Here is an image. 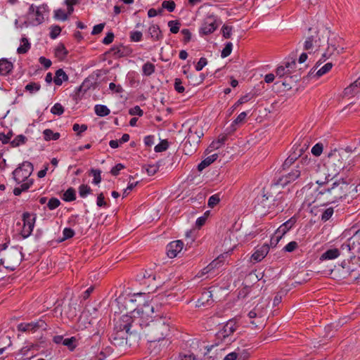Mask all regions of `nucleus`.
Returning a JSON list of instances; mask_svg holds the SVG:
<instances>
[{"label": "nucleus", "mask_w": 360, "mask_h": 360, "mask_svg": "<svg viewBox=\"0 0 360 360\" xmlns=\"http://www.w3.org/2000/svg\"><path fill=\"white\" fill-rule=\"evenodd\" d=\"M354 167V162L350 155L345 150L335 149L331 151L326 160L325 169L328 171L324 177H327V183L334 176L339 174L341 170L349 172Z\"/></svg>", "instance_id": "nucleus-1"}, {"label": "nucleus", "mask_w": 360, "mask_h": 360, "mask_svg": "<svg viewBox=\"0 0 360 360\" xmlns=\"http://www.w3.org/2000/svg\"><path fill=\"white\" fill-rule=\"evenodd\" d=\"M297 165L300 171V181H305L310 179L319 185L327 183V177H324L326 175L325 168L317 164L316 160L302 158Z\"/></svg>", "instance_id": "nucleus-2"}, {"label": "nucleus", "mask_w": 360, "mask_h": 360, "mask_svg": "<svg viewBox=\"0 0 360 360\" xmlns=\"http://www.w3.org/2000/svg\"><path fill=\"white\" fill-rule=\"evenodd\" d=\"M276 75L280 78H283L282 85L287 89H290L292 84L297 83L301 77L300 69H297L296 58H285L276 68Z\"/></svg>", "instance_id": "nucleus-3"}, {"label": "nucleus", "mask_w": 360, "mask_h": 360, "mask_svg": "<svg viewBox=\"0 0 360 360\" xmlns=\"http://www.w3.org/2000/svg\"><path fill=\"white\" fill-rule=\"evenodd\" d=\"M133 318L127 314L120 317L115 325L110 340L115 346H122L127 343V335L133 333L130 330L133 326Z\"/></svg>", "instance_id": "nucleus-4"}, {"label": "nucleus", "mask_w": 360, "mask_h": 360, "mask_svg": "<svg viewBox=\"0 0 360 360\" xmlns=\"http://www.w3.org/2000/svg\"><path fill=\"white\" fill-rule=\"evenodd\" d=\"M146 326H148L146 334L150 336L151 342L163 340L169 332V319L166 316H160L151 319L150 323H146Z\"/></svg>", "instance_id": "nucleus-5"}, {"label": "nucleus", "mask_w": 360, "mask_h": 360, "mask_svg": "<svg viewBox=\"0 0 360 360\" xmlns=\"http://www.w3.org/2000/svg\"><path fill=\"white\" fill-rule=\"evenodd\" d=\"M340 250L343 254H349L350 259H360V229L341 245Z\"/></svg>", "instance_id": "nucleus-6"}, {"label": "nucleus", "mask_w": 360, "mask_h": 360, "mask_svg": "<svg viewBox=\"0 0 360 360\" xmlns=\"http://www.w3.org/2000/svg\"><path fill=\"white\" fill-rule=\"evenodd\" d=\"M283 198V195L280 191L274 196L272 192H269L266 188H264L261 202L264 207L267 206L269 209L276 208L277 212H282L286 206Z\"/></svg>", "instance_id": "nucleus-7"}, {"label": "nucleus", "mask_w": 360, "mask_h": 360, "mask_svg": "<svg viewBox=\"0 0 360 360\" xmlns=\"http://www.w3.org/2000/svg\"><path fill=\"white\" fill-rule=\"evenodd\" d=\"M266 304L259 303L257 304L253 309H252L248 314L250 319V323L252 325L254 328L260 329L263 327L264 317L266 311Z\"/></svg>", "instance_id": "nucleus-8"}, {"label": "nucleus", "mask_w": 360, "mask_h": 360, "mask_svg": "<svg viewBox=\"0 0 360 360\" xmlns=\"http://www.w3.org/2000/svg\"><path fill=\"white\" fill-rule=\"evenodd\" d=\"M335 201L346 197L349 192L350 186L349 184L343 179L338 180L333 183L328 187Z\"/></svg>", "instance_id": "nucleus-9"}, {"label": "nucleus", "mask_w": 360, "mask_h": 360, "mask_svg": "<svg viewBox=\"0 0 360 360\" xmlns=\"http://www.w3.org/2000/svg\"><path fill=\"white\" fill-rule=\"evenodd\" d=\"M33 169L32 164L28 161H25L13 172V179L18 184L28 179Z\"/></svg>", "instance_id": "nucleus-10"}, {"label": "nucleus", "mask_w": 360, "mask_h": 360, "mask_svg": "<svg viewBox=\"0 0 360 360\" xmlns=\"http://www.w3.org/2000/svg\"><path fill=\"white\" fill-rule=\"evenodd\" d=\"M22 219L23 226L20 234L23 238H27L33 231L36 221V214L25 212L22 214Z\"/></svg>", "instance_id": "nucleus-11"}, {"label": "nucleus", "mask_w": 360, "mask_h": 360, "mask_svg": "<svg viewBox=\"0 0 360 360\" xmlns=\"http://www.w3.org/2000/svg\"><path fill=\"white\" fill-rule=\"evenodd\" d=\"M203 136L202 129L200 126L193 125L190 127L188 134L186 136V141L184 145V150L186 148L188 145L190 146L193 143L195 147L200 142V138ZM195 150V148H194Z\"/></svg>", "instance_id": "nucleus-12"}, {"label": "nucleus", "mask_w": 360, "mask_h": 360, "mask_svg": "<svg viewBox=\"0 0 360 360\" xmlns=\"http://www.w3.org/2000/svg\"><path fill=\"white\" fill-rule=\"evenodd\" d=\"M49 7L46 4H42L36 8V11L29 22L25 21L26 26L30 25L37 26L41 24L45 19V17L49 13Z\"/></svg>", "instance_id": "nucleus-13"}, {"label": "nucleus", "mask_w": 360, "mask_h": 360, "mask_svg": "<svg viewBox=\"0 0 360 360\" xmlns=\"http://www.w3.org/2000/svg\"><path fill=\"white\" fill-rule=\"evenodd\" d=\"M154 307L150 304H144L143 307L141 309V314L142 316L139 318L133 319V326H131V328H133L132 333H136L137 332V326H139V327L141 329H145L144 332L148 329V326H146V323H150V321H145L143 320V315L148 314L150 311L153 312Z\"/></svg>", "instance_id": "nucleus-14"}, {"label": "nucleus", "mask_w": 360, "mask_h": 360, "mask_svg": "<svg viewBox=\"0 0 360 360\" xmlns=\"http://www.w3.org/2000/svg\"><path fill=\"white\" fill-rule=\"evenodd\" d=\"M219 20L214 15L207 16L200 28L199 32L201 35H207L214 32L219 25Z\"/></svg>", "instance_id": "nucleus-15"}, {"label": "nucleus", "mask_w": 360, "mask_h": 360, "mask_svg": "<svg viewBox=\"0 0 360 360\" xmlns=\"http://www.w3.org/2000/svg\"><path fill=\"white\" fill-rule=\"evenodd\" d=\"M307 200L309 201V204L316 202L318 205H325L336 202L328 188L318 190L316 193L315 199L312 201H310L309 199Z\"/></svg>", "instance_id": "nucleus-16"}, {"label": "nucleus", "mask_w": 360, "mask_h": 360, "mask_svg": "<svg viewBox=\"0 0 360 360\" xmlns=\"http://www.w3.org/2000/svg\"><path fill=\"white\" fill-rule=\"evenodd\" d=\"M300 171H299L297 168V165H296L295 168L292 169L289 173L287 174L279 177L276 181L274 184H271V189L274 188L278 186H281L284 187L288 184H290L296 179H300Z\"/></svg>", "instance_id": "nucleus-17"}, {"label": "nucleus", "mask_w": 360, "mask_h": 360, "mask_svg": "<svg viewBox=\"0 0 360 360\" xmlns=\"http://www.w3.org/2000/svg\"><path fill=\"white\" fill-rule=\"evenodd\" d=\"M19 264V253L16 250L8 252L7 255L0 259V264L5 268L14 271Z\"/></svg>", "instance_id": "nucleus-18"}, {"label": "nucleus", "mask_w": 360, "mask_h": 360, "mask_svg": "<svg viewBox=\"0 0 360 360\" xmlns=\"http://www.w3.org/2000/svg\"><path fill=\"white\" fill-rule=\"evenodd\" d=\"M321 32V39L324 41V44L327 45H335L336 44H343L344 39L339 37L337 34L331 32L328 28H323L319 31Z\"/></svg>", "instance_id": "nucleus-19"}, {"label": "nucleus", "mask_w": 360, "mask_h": 360, "mask_svg": "<svg viewBox=\"0 0 360 360\" xmlns=\"http://www.w3.org/2000/svg\"><path fill=\"white\" fill-rule=\"evenodd\" d=\"M184 243L180 240H174L167 245V255L169 258H174L182 250Z\"/></svg>", "instance_id": "nucleus-20"}, {"label": "nucleus", "mask_w": 360, "mask_h": 360, "mask_svg": "<svg viewBox=\"0 0 360 360\" xmlns=\"http://www.w3.org/2000/svg\"><path fill=\"white\" fill-rule=\"evenodd\" d=\"M132 52L129 46H112V48L106 53L115 58H119L129 56Z\"/></svg>", "instance_id": "nucleus-21"}, {"label": "nucleus", "mask_w": 360, "mask_h": 360, "mask_svg": "<svg viewBox=\"0 0 360 360\" xmlns=\"http://www.w3.org/2000/svg\"><path fill=\"white\" fill-rule=\"evenodd\" d=\"M44 322L41 320H39L36 322L21 323L18 325V329L19 331L21 332H34L39 328L44 327Z\"/></svg>", "instance_id": "nucleus-22"}, {"label": "nucleus", "mask_w": 360, "mask_h": 360, "mask_svg": "<svg viewBox=\"0 0 360 360\" xmlns=\"http://www.w3.org/2000/svg\"><path fill=\"white\" fill-rule=\"evenodd\" d=\"M269 251V246L266 244L263 245L252 255V261H254L255 262H259L262 261L266 256Z\"/></svg>", "instance_id": "nucleus-23"}, {"label": "nucleus", "mask_w": 360, "mask_h": 360, "mask_svg": "<svg viewBox=\"0 0 360 360\" xmlns=\"http://www.w3.org/2000/svg\"><path fill=\"white\" fill-rule=\"evenodd\" d=\"M213 302L212 294L210 291L205 290L197 301V306H208Z\"/></svg>", "instance_id": "nucleus-24"}, {"label": "nucleus", "mask_w": 360, "mask_h": 360, "mask_svg": "<svg viewBox=\"0 0 360 360\" xmlns=\"http://www.w3.org/2000/svg\"><path fill=\"white\" fill-rule=\"evenodd\" d=\"M13 68V63L6 58L0 59V75H7L11 72Z\"/></svg>", "instance_id": "nucleus-25"}, {"label": "nucleus", "mask_w": 360, "mask_h": 360, "mask_svg": "<svg viewBox=\"0 0 360 360\" xmlns=\"http://www.w3.org/2000/svg\"><path fill=\"white\" fill-rule=\"evenodd\" d=\"M340 255V252L337 248L329 249L323 253L320 257V260H329L337 258Z\"/></svg>", "instance_id": "nucleus-26"}, {"label": "nucleus", "mask_w": 360, "mask_h": 360, "mask_svg": "<svg viewBox=\"0 0 360 360\" xmlns=\"http://www.w3.org/2000/svg\"><path fill=\"white\" fill-rule=\"evenodd\" d=\"M68 79V76L63 71V69H58L56 72V75L53 79V82L56 85L60 86L63 82L67 81Z\"/></svg>", "instance_id": "nucleus-27"}, {"label": "nucleus", "mask_w": 360, "mask_h": 360, "mask_svg": "<svg viewBox=\"0 0 360 360\" xmlns=\"http://www.w3.org/2000/svg\"><path fill=\"white\" fill-rule=\"evenodd\" d=\"M302 150L303 149L301 148L299 150L298 153L294 151L292 153H291L283 162V169H285V168L289 167L292 163H294L298 157L301 155Z\"/></svg>", "instance_id": "nucleus-28"}, {"label": "nucleus", "mask_w": 360, "mask_h": 360, "mask_svg": "<svg viewBox=\"0 0 360 360\" xmlns=\"http://www.w3.org/2000/svg\"><path fill=\"white\" fill-rule=\"evenodd\" d=\"M295 221L292 219H289L281 224L276 230L278 233L283 236L295 224Z\"/></svg>", "instance_id": "nucleus-29"}, {"label": "nucleus", "mask_w": 360, "mask_h": 360, "mask_svg": "<svg viewBox=\"0 0 360 360\" xmlns=\"http://www.w3.org/2000/svg\"><path fill=\"white\" fill-rule=\"evenodd\" d=\"M217 158L218 155L217 153H214L210 156L207 157L198 165V169L199 171L203 170L205 168H206L212 162H214L217 159Z\"/></svg>", "instance_id": "nucleus-30"}, {"label": "nucleus", "mask_w": 360, "mask_h": 360, "mask_svg": "<svg viewBox=\"0 0 360 360\" xmlns=\"http://www.w3.org/2000/svg\"><path fill=\"white\" fill-rule=\"evenodd\" d=\"M237 328V326L235 321H229L224 326V335L229 336L233 334Z\"/></svg>", "instance_id": "nucleus-31"}, {"label": "nucleus", "mask_w": 360, "mask_h": 360, "mask_svg": "<svg viewBox=\"0 0 360 360\" xmlns=\"http://www.w3.org/2000/svg\"><path fill=\"white\" fill-rule=\"evenodd\" d=\"M77 340L76 336L71 337L70 338H65L63 340V345L66 346L70 351H74L77 346Z\"/></svg>", "instance_id": "nucleus-32"}, {"label": "nucleus", "mask_w": 360, "mask_h": 360, "mask_svg": "<svg viewBox=\"0 0 360 360\" xmlns=\"http://www.w3.org/2000/svg\"><path fill=\"white\" fill-rule=\"evenodd\" d=\"M43 135H44V140L46 141H51V140H54V141H56L58 140L60 136V133L58 132H53L51 129H45L44 131H43Z\"/></svg>", "instance_id": "nucleus-33"}, {"label": "nucleus", "mask_w": 360, "mask_h": 360, "mask_svg": "<svg viewBox=\"0 0 360 360\" xmlns=\"http://www.w3.org/2000/svg\"><path fill=\"white\" fill-rule=\"evenodd\" d=\"M95 113L99 117H105L110 114V110L106 105H96L94 107Z\"/></svg>", "instance_id": "nucleus-34"}, {"label": "nucleus", "mask_w": 360, "mask_h": 360, "mask_svg": "<svg viewBox=\"0 0 360 360\" xmlns=\"http://www.w3.org/2000/svg\"><path fill=\"white\" fill-rule=\"evenodd\" d=\"M324 44V41H322L321 37L318 35H309L307 37L304 45H313V44Z\"/></svg>", "instance_id": "nucleus-35"}, {"label": "nucleus", "mask_w": 360, "mask_h": 360, "mask_svg": "<svg viewBox=\"0 0 360 360\" xmlns=\"http://www.w3.org/2000/svg\"><path fill=\"white\" fill-rule=\"evenodd\" d=\"M222 260L220 259V257H217V259L212 261L207 266L203 269L202 274H207L213 269L218 268Z\"/></svg>", "instance_id": "nucleus-36"}, {"label": "nucleus", "mask_w": 360, "mask_h": 360, "mask_svg": "<svg viewBox=\"0 0 360 360\" xmlns=\"http://www.w3.org/2000/svg\"><path fill=\"white\" fill-rule=\"evenodd\" d=\"M76 199L75 190L73 188H68L63 194V200L71 202Z\"/></svg>", "instance_id": "nucleus-37"}, {"label": "nucleus", "mask_w": 360, "mask_h": 360, "mask_svg": "<svg viewBox=\"0 0 360 360\" xmlns=\"http://www.w3.org/2000/svg\"><path fill=\"white\" fill-rule=\"evenodd\" d=\"M27 139L25 136L20 134L18 135L13 141L10 142L12 147H18L20 145L25 144Z\"/></svg>", "instance_id": "nucleus-38"}, {"label": "nucleus", "mask_w": 360, "mask_h": 360, "mask_svg": "<svg viewBox=\"0 0 360 360\" xmlns=\"http://www.w3.org/2000/svg\"><path fill=\"white\" fill-rule=\"evenodd\" d=\"M155 65L150 63L147 62L142 67L143 74L146 76H150L155 72Z\"/></svg>", "instance_id": "nucleus-39"}, {"label": "nucleus", "mask_w": 360, "mask_h": 360, "mask_svg": "<svg viewBox=\"0 0 360 360\" xmlns=\"http://www.w3.org/2000/svg\"><path fill=\"white\" fill-rule=\"evenodd\" d=\"M68 51L65 46H57L55 49V55L59 60H64L68 55Z\"/></svg>", "instance_id": "nucleus-40"}, {"label": "nucleus", "mask_w": 360, "mask_h": 360, "mask_svg": "<svg viewBox=\"0 0 360 360\" xmlns=\"http://www.w3.org/2000/svg\"><path fill=\"white\" fill-rule=\"evenodd\" d=\"M148 32L151 37V38L154 39H158L161 36V32L160 30V28L158 25H151L149 27Z\"/></svg>", "instance_id": "nucleus-41"}, {"label": "nucleus", "mask_w": 360, "mask_h": 360, "mask_svg": "<svg viewBox=\"0 0 360 360\" xmlns=\"http://www.w3.org/2000/svg\"><path fill=\"white\" fill-rule=\"evenodd\" d=\"M236 354L237 355V360H246L250 357V352L248 349H237L235 351Z\"/></svg>", "instance_id": "nucleus-42"}, {"label": "nucleus", "mask_w": 360, "mask_h": 360, "mask_svg": "<svg viewBox=\"0 0 360 360\" xmlns=\"http://www.w3.org/2000/svg\"><path fill=\"white\" fill-rule=\"evenodd\" d=\"M91 192V189L90 186L86 184H82L79 187V194L82 198H86Z\"/></svg>", "instance_id": "nucleus-43"}, {"label": "nucleus", "mask_w": 360, "mask_h": 360, "mask_svg": "<svg viewBox=\"0 0 360 360\" xmlns=\"http://www.w3.org/2000/svg\"><path fill=\"white\" fill-rule=\"evenodd\" d=\"M349 278L356 281L360 278V266L354 269H348Z\"/></svg>", "instance_id": "nucleus-44"}, {"label": "nucleus", "mask_w": 360, "mask_h": 360, "mask_svg": "<svg viewBox=\"0 0 360 360\" xmlns=\"http://www.w3.org/2000/svg\"><path fill=\"white\" fill-rule=\"evenodd\" d=\"M40 87L41 86L39 84L36 82H30L25 86V89L30 94H34L38 91L40 89Z\"/></svg>", "instance_id": "nucleus-45"}, {"label": "nucleus", "mask_w": 360, "mask_h": 360, "mask_svg": "<svg viewBox=\"0 0 360 360\" xmlns=\"http://www.w3.org/2000/svg\"><path fill=\"white\" fill-rule=\"evenodd\" d=\"M69 15L62 9H58L54 12V18L57 20L65 21L68 18Z\"/></svg>", "instance_id": "nucleus-46"}, {"label": "nucleus", "mask_w": 360, "mask_h": 360, "mask_svg": "<svg viewBox=\"0 0 360 360\" xmlns=\"http://www.w3.org/2000/svg\"><path fill=\"white\" fill-rule=\"evenodd\" d=\"M333 67V64L331 63H328L325 64L323 67H321L316 73L318 77H321L327 72H328Z\"/></svg>", "instance_id": "nucleus-47"}, {"label": "nucleus", "mask_w": 360, "mask_h": 360, "mask_svg": "<svg viewBox=\"0 0 360 360\" xmlns=\"http://www.w3.org/2000/svg\"><path fill=\"white\" fill-rule=\"evenodd\" d=\"M169 147V143L167 140H162L160 143L155 146V151L160 153L165 151Z\"/></svg>", "instance_id": "nucleus-48"}, {"label": "nucleus", "mask_w": 360, "mask_h": 360, "mask_svg": "<svg viewBox=\"0 0 360 360\" xmlns=\"http://www.w3.org/2000/svg\"><path fill=\"white\" fill-rule=\"evenodd\" d=\"M220 201V198L219 194H214L211 195L207 202V205L210 207H214L215 205H217Z\"/></svg>", "instance_id": "nucleus-49"}, {"label": "nucleus", "mask_w": 360, "mask_h": 360, "mask_svg": "<svg viewBox=\"0 0 360 360\" xmlns=\"http://www.w3.org/2000/svg\"><path fill=\"white\" fill-rule=\"evenodd\" d=\"M168 26L172 33L176 34L179 31L180 24L176 20L169 21Z\"/></svg>", "instance_id": "nucleus-50"}, {"label": "nucleus", "mask_w": 360, "mask_h": 360, "mask_svg": "<svg viewBox=\"0 0 360 360\" xmlns=\"http://www.w3.org/2000/svg\"><path fill=\"white\" fill-rule=\"evenodd\" d=\"M176 4L174 1H164L162 3V8L167 9L169 12L174 11L175 9Z\"/></svg>", "instance_id": "nucleus-51"}, {"label": "nucleus", "mask_w": 360, "mask_h": 360, "mask_svg": "<svg viewBox=\"0 0 360 360\" xmlns=\"http://www.w3.org/2000/svg\"><path fill=\"white\" fill-rule=\"evenodd\" d=\"M334 210L333 207H328L321 214V220L323 221H328L333 214Z\"/></svg>", "instance_id": "nucleus-52"}, {"label": "nucleus", "mask_w": 360, "mask_h": 360, "mask_svg": "<svg viewBox=\"0 0 360 360\" xmlns=\"http://www.w3.org/2000/svg\"><path fill=\"white\" fill-rule=\"evenodd\" d=\"M51 112L53 115H60L64 112V108L60 103H57L51 108Z\"/></svg>", "instance_id": "nucleus-53"}, {"label": "nucleus", "mask_w": 360, "mask_h": 360, "mask_svg": "<svg viewBox=\"0 0 360 360\" xmlns=\"http://www.w3.org/2000/svg\"><path fill=\"white\" fill-rule=\"evenodd\" d=\"M49 36L51 39H56L60 33L61 28L58 25H53L50 27Z\"/></svg>", "instance_id": "nucleus-54"}, {"label": "nucleus", "mask_w": 360, "mask_h": 360, "mask_svg": "<svg viewBox=\"0 0 360 360\" xmlns=\"http://www.w3.org/2000/svg\"><path fill=\"white\" fill-rule=\"evenodd\" d=\"M298 248V243L296 241H291L288 243L283 248V250L287 252H292Z\"/></svg>", "instance_id": "nucleus-55"}, {"label": "nucleus", "mask_w": 360, "mask_h": 360, "mask_svg": "<svg viewBox=\"0 0 360 360\" xmlns=\"http://www.w3.org/2000/svg\"><path fill=\"white\" fill-rule=\"evenodd\" d=\"M72 129L74 131L77 132V136H81V134L87 129V125H79V124L75 123L72 126Z\"/></svg>", "instance_id": "nucleus-56"}, {"label": "nucleus", "mask_w": 360, "mask_h": 360, "mask_svg": "<svg viewBox=\"0 0 360 360\" xmlns=\"http://www.w3.org/2000/svg\"><path fill=\"white\" fill-rule=\"evenodd\" d=\"M142 33L140 31H132L130 32V39L131 41L139 42L141 40Z\"/></svg>", "instance_id": "nucleus-57"}, {"label": "nucleus", "mask_w": 360, "mask_h": 360, "mask_svg": "<svg viewBox=\"0 0 360 360\" xmlns=\"http://www.w3.org/2000/svg\"><path fill=\"white\" fill-rule=\"evenodd\" d=\"M60 204V200L56 198H51L47 204V206L49 210H53L57 208Z\"/></svg>", "instance_id": "nucleus-58"}, {"label": "nucleus", "mask_w": 360, "mask_h": 360, "mask_svg": "<svg viewBox=\"0 0 360 360\" xmlns=\"http://www.w3.org/2000/svg\"><path fill=\"white\" fill-rule=\"evenodd\" d=\"M282 238L283 236L276 231L271 238L270 245L271 247H276Z\"/></svg>", "instance_id": "nucleus-59"}, {"label": "nucleus", "mask_w": 360, "mask_h": 360, "mask_svg": "<svg viewBox=\"0 0 360 360\" xmlns=\"http://www.w3.org/2000/svg\"><path fill=\"white\" fill-rule=\"evenodd\" d=\"M323 144L318 143L311 148V153L315 156H319L323 152Z\"/></svg>", "instance_id": "nucleus-60"}, {"label": "nucleus", "mask_w": 360, "mask_h": 360, "mask_svg": "<svg viewBox=\"0 0 360 360\" xmlns=\"http://www.w3.org/2000/svg\"><path fill=\"white\" fill-rule=\"evenodd\" d=\"M63 237L62 238V241L71 238L75 235V231L73 229L70 228H65L63 231Z\"/></svg>", "instance_id": "nucleus-61"}, {"label": "nucleus", "mask_w": 360, "mask_h": 360, "mask_svg": "<svg viewBox=\"0 0 360 360\" xmlns=\"http://www.w3.org/2000/svg\"><path fill=\"white\" fill-rule=\"evenodd\" d=\"M174 89L178 93H183L185 90L184 86H183V83L181 79L176 78L174 80Z\"/></svg>", "instance_id": "nucleus-62"}, {"label": "nucleus", "mask_w": 360, "mask_h": 360, "mask_svg": "<svg viewBox=\"0 0 360 360\" xmlns=\"http://www.w3.org/2000/svg\"><path fill=\"white\" fill-rule=\"evenodd\" d=\"M94 176L93 183L98 184L101 181V171L99 169H91Z\"/></svg>", "instance_id": "nucleus-63"}, {"label": "nucleus", "mask_w": 360, "mask_h": 360, "mask_svg": "<svg viewBox=\"0 0 360 360\" xmlns=\"http://www.w3.org/2000/svg\"><path fill=\"white\" fill-rule=\"evenodd\" d=\"M181 34L182 35L183 42L186 44L189 42L191 38V34L188 29H184L181 31Z\"/></svg>", "instance_id": "nucleus-64"}]
</instances>
